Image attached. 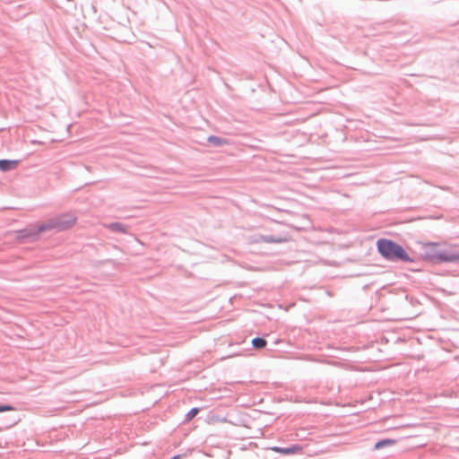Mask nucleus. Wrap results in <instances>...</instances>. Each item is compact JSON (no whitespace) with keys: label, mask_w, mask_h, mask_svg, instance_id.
Instances as JSON below:
<instances>
[{"label":"nucleus","mask_w":459,"mask_h":459,"mask_svg":"<svg viewBox=\"0 0 459 459\" xmlns=\"http://www.w3.org/2000/svg\"><path fill=\"white\" fill-rule=\"evenodd\" d=\"M251 344L253 349L255 350H262L265 348L267 342L264 337H255L251 341Z\"/></svg>","instance_id":"9b49d317"},{"label":"nucleus","mask_w":459,"mask_h":459,"mask_svg":"<svg viewBox=\"0 0 459 459\" xmlns=\"http://www.w3.org/2000/svg\"><path fill=\"white\" fill-rule=\"evenodd\" d=\"M8 411H15V408L11 404H0V413Z\"/></svg>","instance_id":"2eb2a0df"},{"label":"nucleus","mask_w":459,"mask_h":459,"mask_svg":"<svg viewBox=\"0 0 459 459\" xmlns=\"http://www.w3.org/2000/svg\"><path fill=\"white\" fill-rule=\"evenodd\" d=\"M106 228L112 232L127 234L130 227L122 222L115 221V222L107 224Z\"/></svg>","instance_id":"6e6552de"},{"label":"nucleus","mask_w":459,"mask_h":459,"mask_svg":"<svg viewBox=\"0 0 459 459\" xmlns=\"http://www.w3.org/2000/svg\"><path fill=\"white\" fill-rule=\"evenodd\" d=\"M247 382H246V381H236V382H231V384H230V386H231V392L233 391V390H232V388H236V386H237L238 385H247Z\"/></svg>","instance_id":"f3484780"},{"label":"nucleus","mask_w":459,"mask_h":459,"mask_svg":"<svg viewBox=\"0 0 459 459\" xmlns=\"http://www.w3.org/2000/svg\"><path fill=\"white\" fill-rule=\"evenodd\" d=\"M231 455L233 452L231 451ZM234 459H264L257 452L256 447L249 443V447H238L234 452Z\"/></svg>","instance_id":"39448f33"},{"label":"nucleus","mask_w":459,"mask_h":459,"mask_svg":"<svg viewBox=\"0 0 459 459\" xmlns=\"http://www.w3.org/2000/svg\"><path fill=\"white\" fill-rule=\"evenodd\" d=\"M76 221L77 217L74 212H65L41 222V229L46 231L56 230L60 232L72 228Z\"/></svg>","instance_id":"7ed1b4c3"},{"label":"nucleus","mask_w":459,"mask_h":459,"mask_svg":"<svg viewBox=\"0 0 459 459\" xmlns=\"http://www.w3.org/2000/svg\"><path fill=\"white\" fill-rule=\"evenodd\" d=\"M397 440L394 438H383L377 441L374 445L373 450H380L385 447L393 446L396 445Z\"/></svg>","instance_id":"9d476101"},{"label":"nucleus","mask_w":459,"mask_h":459,"mask_svg":"<svg viewBox=\"0 0 459 459\" xmlns=\"http://www.w3.org/2000/svg\"><path fill=\"white\" fill-rule=\"evenodd\" d=\"M301 218H302V220H305V221H307V222H309V217H308V215H307V214H302Z\"/></svg>","instance_id":"a211bd4d"},{"label":"nucleus","mask_w":459,"mask_h":459,"mask_svg":"<svg viewBox=\"0 0 459 459\" xmlns=\"http://www.w3.org/2000/svg\"><path fill=\"white\" fill-rule=\"evenodd\" d=\"M262 243L268 244H281L288 242L290 239V236L288 233L281 234V235H262Z\"/></svg>","instance_id":"423d86ee"},{"label":"nucleus","mask_w":459,"mask_h":459,"mask_svg":"<svg viewBox=\"0 0 459 459\" xmlns=\"http://www.w3.org/2000/svg\"><path fill=\"white\" fill-rule=\"evenodd\" d=\"M423 257L434 264L443 262L459 264L458 252L450 249L440 250L436 243H430L424 247Z\"/></svg>","instance_id":"f03ea898"},{"label":"nucleus","mask_w":459,"mask_h":459,"mask_svg":"<svg viewBox=\"0 0 459 459\" xmlns=\"http://www.w3.org/2000/svg\"><path fill=\"white\" fill-rule=\"evenodd\" d=\"M200 411V408L198 407H194L192 408L186 414V418H185V421L186 422H188L190 420H192Z\"/></svg>","instance_id":"ddd939ff"},{"label":"nucleus","mask_w":459,"mask_h":459,"mask_svg":"<svg viewBox=\"0 0 459 459\" xmlns=\"http://www.w3.org/2000/svg\"><path fill=\"white\" fill-rule=\"evenodd\" d=\"M207 142L209 143H211L212 145H213V146H221L222 144H227L228 143V140L227 139L221 138V137H219V136H215V135L208 136Z\"/></svg>","instance_id":"f8f14e48"},{"label":"nucleus","mask_w":459,"mask_h":459,"mask_svg":"<svg viewBox=\"0 0 459 459\" xmlns=\"http://www.w3.org/2000/svg\"><path fill=\"white\" fill-rule=\"evenodd\" d=\"M20 161L18 160H0V170L3 172H7L15 169Z\"/></svg>","instance_id":"1a4fd4ad"},{"label":"nucleus","mask_w":459,"mask_h":459,"mask_svg":"<svg viewBox=\"0 0 459 459\" xmlns=\"http://www.w3.org/2000/svg\"><path fill=\"white\" fill-rule=\"evenodd\" d=\"M377 249L383 258L390 262L414 261L402 245L389 238H379L377 241Z\"/></svg>","instance_id":"f257e3e1"},{"label":"nucleus","mask_w":459,"mask_h":459,"mask_svg":"<svg viewBox=\"0 0 459 459\" xmlns=\"http://www.w3.org/2000/svg\"><path fill=\"white\" fill-rule=\"evenodd\" d=\"M247 351L250 352V349H247ZM250 353H248V355ZM246 355H247V353H245L244 351H240L238 350H236V351L231 350V358L238 357V356H246Z\"/></svg>","instance_id":"dca6fc26"},{"label":"nucleus","mask_w":459,"mask_h":459,"mask_svg":"<svg viewBox=\"0 0 459 459\" xmlns=\"http://www.w3.org/2000/svg\"><path fill=\"white\" fill-rule=\"evenodd\" d=\"M260 238H262V234H255V235H253L249 238V243L251 244H259V243H262V239H260Z\"/></svg>","instance_id":"4468645a"},{"label":"nucleus","mask_w":459,"mask_h":459,"mask_svg":"<svg viewBox=\"0 0 459 459\" xmlns=\"http://www.w3.org/2000/svg\"><path fill=\"white\" fill-rule=\"evenodd\" d=\"M271 450L282 455H294L301 453L302 447L299 445H293L289 447L273 446Z\"/></svg>","instance_id":"0eeeda50"},{"label":"nucleus","mask_w":459,"mask_h":459,"mask_svg":"<svg viewBox=\"0 0 459 459\" xmlns=\"http://www.w3.org/2000/svg\"><path fill=\"white\" fill-rule=\"evenodd\" d=\"M46 232L41 229V223L30 224L26 228L14 232L15 239L21 244L31 243L39 238L40 233Z\"/></svg>","instance_id":"20e7f679"}]
</instances>
